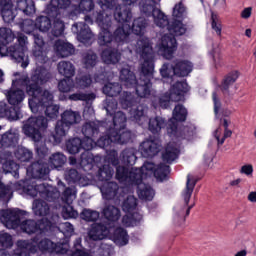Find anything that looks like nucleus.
<instances>
[{
    "mask_svg": "<svg viewBox=\"0 0 256 256\" xmlns=\"http://www.w3.org/2000/svg\"><path fill=\"white\" fill-rule=\"evenodd\" d=\"M85 145H87V141H85L84 138H72L66 142V149L70 155H76V153H79L81 149L84 150L80 156V167L83 171L88 173V175H91L92 172L90 171L99 167L101 156H94L93 153H91V149L85 148Z\"/></svg>",
    "mask_w": 256,
    "mask_h": 256,
    "instance_id": "obj_13",
    "label": "nucleus"
},
{
    "mask_svg": "<svg viewBox=\"0 0 256 256\" xmlns=\"http://www.w3.org/2000/svg\"><path fill=\"white\" fill-rule=\"evenodd\" d=\"M240 173L242 175H246V177H253V165L252 164L243 165L240 169Z\"/></svg>",
    "mask_w": 256,
    "mask_h": 256,
    "instance_id": "obj_64",
    "label": "nucleus"
},
{
    "mask_svg": "<svg viewBox=\"0 0 256 256\" xmlns=\"http://www.w3.org/2000/svg\"><path fill=\"white\" fill-rule=\"evenodd\" d=\"M57 185L59 189L63 190L61 197L59 198V205H61V202L66 204L62 207L63 219H77L79 217V212L74 210L73 206H71L73 200L77 199V190L73 187H65V184L61 180L57 181Z\"/></svg>",
    "mask_w": 256,
    "mask_h": 256,
    "instance_id": "obj_23",
    "label": "nucleus"
},
{
    "mask_svg": "<svg viewBox=\"0 0 256 256\" xmlns=\"http://www.w3.org/2000/svg\"><path fill=\"white\" fill-rule=\"evenodd\" d=\"M102 213L105 219H107V221H110V223H115L116 221H119V218L121 217V211L113 205L105 206Z\"/></svg>",
    "mask_w": 256,
    "mask_h": 256,
    "instance_id": "obj_44",
    "label": "nucleus"
},
{
    "mask_svg": "<svg viewBox=\"0 0 256 256\" xmlns=\"http://www.w3.org/2000/svg\"><path fill=\"white\" fill-rule=\"evenodd\" d=\"M95 93L76 92L68 96L70 101H85V103H93L96 99Z\"/></svg>",
    "mask_w": 256,
    "mask_h": 256,
    "instance_id": "obj_45",
    "label": "nucleus"
},
{
    "mask_svg": "<svg viewBox=\"0 0 256 256\" xmlns=\"http://www.w3.org/2000/svg\"><path fill=\"white\" fill-rule=\"evenodd\" d=\"M119 103L122 109H130V121L137 123L140 127H148V131L153 135H159L161 129L167 127V122L161 116L148 118L149 107L139 103V98H135L133 94L124 91L120 95Z\"/></svg>",
    "mask_w": 256,
    "mask_h": 256,
    "instance_id": "obj_9",
    "label": "nucleus"
},
{
    "mask_svg": "<svg viewBox=\"0 0 256 256\" xmlns=\"http://www.w3.org/2000/svg\"><path fill=\"white\" fill-rule=\"evenodd\" d=\"M113 233V227H107L105 224H93L88 231V236L92 241H103Z\"/></svg>",
    "mask_w": 256,
    "mask_h": 256,
    "instance_id": "obj_32",
    "label": "nucleus"
},
{
    "mask_svg": "<svg viewBox=\"0 0 256 256\" xmlns=\"http://www.w3.org/2000/svg\"><path fill=\"white\" fill-rule=\"evenodd\" d=\"M48 126L49 124L45 116H31L22 127L24 135L30 137L36 143V153L42 161H45V158L49 155V148L45 145L39 146V141L43 138L41 132L45 131Z\"/></svg>",
    "mask_w": 256,
    "mask_h": 256,
    "instance_id": "obj_12",
    "label": "nucleus"
},
{
    "mask_svg": "<svg viewBox=\"0 0 256 256\" xmlns=\"http://www.w3.org/2000/svg\"><path fill=\"white\" fill-rule=\"evenodd\" d=\"M186 120L187 108L181 104L176 105L172 112V118L167 124V133L171 139H177L178 141L180 139H187V141H191V137L195 135V127L185 126L182 129L177 127V121L183 122Z\"/></svg>",
    "mask_w": 256,
    "mask_h": 256,
    "instance_id": "obj_15",
    "label": "nucleus"
},
{
    "mask_svg": "<svg viewBox=\"0 0 256 256\" xmlns=\"http://www.w3.org/2000/svg\"><path fill=\"white\" fill-rule=\"evenodd\" d=\"M131 4L123 3L122 6L116 7L114 10V19L118 23H122L118 26L114 33L113 22L111 21V13H106V16L101 12H96L91 16H85V23L93 25L97 23L100 27L98 35V44L100 47H107L101 53V59L106 65H115L118 61H121V51L119 47L121 45H127L129 43V21H131L133 14L131 13Z\"/></svg>",
    "mask_w": 256,
    "mask_h": 256,
    "instance_id": "obj_2",
    "label": "nucleus"
},
{
    "mask_svg": "<svg viewBox=\"0 0 256 256\" xmlns=\"http://www.w3.org/2000/svg\"><path fill=\"white\" fill-rule=\"evenodd\" d=\"M4 117L8 121H19V119H23V113H21V109H16V108L7 106L6 114Z\"/></svg>",
    "mask_w": 256,
    "mask_h": 256,
    "instance_id": "obj_51",
    "label": "nucleus"
},
{
    "mask_svg": "<svg viewBox=\"0 0 256 256\" xmlns=\"http://www.w3.org/2000/svg\"><path fill=\"white\" fill-rule=\"evenodd\" d=\"M193 71V62L189 60H176L173 64L164 63L160 68L163 83L171 85L175 77H187Z\"/></svg>",
    "mask_w": 256,
    "mask_h": 256,
    "instance_id": "obj_20",
    "label": "nucleus"
},
{
    "mask_svg": "<svg viewBox=\"0 0 256 256\" xmlns=\"http://www.w3.org/2000/svg\"><path fill=\"white\" fill-rule=\"evenodd\" d=\"M83 63L86 69H91L92 67H95V65H97V54L89 50L84 54Z\"/></svg>",
    "mask_w": 256,
    "mask_h": 256,
    "instance_id": "obj_52",
    "label": "nucleus"
},
{
    "mask_svg": "<svg viewBox=\"0 0 256 256\" xmlns=\"http://www.w3.org/2000/svg\"><path fill=\"white\" fill-rule=\"evenodd\" d=\"M81 123V113L71 109L65 110L61 114V120H58L55 126L56 135L53 136L55 143H59L65 137L72 125Z\"/></svg>",
    "mask_w": 256,
    "mask_h": 256,
    "instance_id": "obj_22",
    "label": "nucleus"
},
{
    "mask_svg": "<svg viewBox=\"0 0 256 256\" xmlns=\"http://www.w3.org/2000/svg\"><path fill=\"white\" fill-rule=\"evenodd\" d=\"M239 79V72L238 71H232L228 73L221 84V90L224 95L231 97L233 95V92H231V87L233 86V83Z\"/></svg>",
    "mask_w": 256,
    "mask_h": 256,
    "instance_id": "obj_37",
    "label": "nucleus"
},
{
    "mask_svg": "<svg viewBox=\"0 0 256 256\" xmlns=\"http://www.w3.org/2000/svg\"><path fill=\"white\" fill-rule=\"evenodd\" d=\"M16 79L12 80V87L9 90H4V95L7 98L9 105L17 107L25 101V91L27 87L33 83V73L29 78L26 72H15L13 74Z\"/></svg>",
    "mask_w": 256,
    "mask_h": 256,
    "instance_id": "obj_16",
    "label": "nucleus"
},
{
    "mask_svg": "<svg viewBox=\"0 0 256 256\" xmlns=\"http://www.w3.org/2000/svg\"><path fill=\"white\" fill-rule=\"evenodd\" d=\"M169 173H171V168L164 163L156 166L152 162H144L141 168H132L131 170L124 166L116 167V179L127 187L136 186L138 197L143 201H153L155 197V190L151 185L143 183V179L154 175L157 181L163 182L167 181Z\"/></svg>",
    "mask_w": 256,
    "mask_h": 256,
    "instance_id": "obj_5",
    "label": "nucleus"
},
{
    "mask_svg": "<svg viewBox=\"0 0 256 256\" xmlns=\"http://www.w3.org/2000/svg\"><path fill=\"white\" fill-rule=\"evenodd\" d=\"M0 247L11 249L13 247V236L5 231H0Z\"/></svg>",
    "mask_w": 256,
    "mask_h": 256,
    "instance_id": "obj_53",
    "label": "nucleus"
},
{
    "mask_svg": "<svg viewBox=\"0 0 256 256\" xmlns=\"http://www.w3.org/2000/svg\"><path fill=\"white\" fill-rule=\"evenodd\" d=\"M137 210V198L135 196H128L122 203V211L124 213H133Z\"/></svg>",
    "mask_w": 256,
    "mask_h": 256,
    "instance_id": "obj_49",
    "label": "nucleus"
},
{
    "mask_svg": "<svg viewBox=\"0 0 256 256\" xmlns=\"http://www.w3.org/2000/svg\"><path fill=\"white\" fill-rule=\"evenodd\" d=\"M64 179L68 185H78V187H87L91 183L89 178L81 175L76 169L65 170Z\"/></svg>",
    "mask_w": 256,
    "mask_h": 256,
    "instance_id": "obj_31",
    "label": "nucleus"
},
{
    "mask_svg": "<svg viewBox=\"0 0 256 256\" xmlns=\"http://www.w3.org/2000/svg\"><path fill=\"white\" fill-rule=\"evenodd\" d=\"M105 133L97 140V145L106 151V161L113 167L119 165V154L115 149H108L112 143L125 145L131 141V131L127 129V116L123 111H117L112 115V123L104 122Z\"/></svg>",
    "mask_w": 256,
    "mask_h": 256,
    "instance_id": "obj_7",
    "label": "nucleus"
},
{
    "mask_svg": "<svg viewBox=\"0 0 256 256\" xmlns=\"http://www.w3.org/2000/svg\"><path fill=\"white\" fill-rule=\"evenodd\" d=\"M210 55L213 58V64L215 69H219L223 65V61L221 60V50L219 49V46H214L212 51L210 52Z\"/></svg>",
    "mask_w": 256,
    "mask_h": 256,
    "instance_id": "obj_58",
    "label": "nucleus"
},
{
    "mask_svg": "<svg viewBox=\"0 0 256 256\" xmlns=\"http://www.w3.org/2000/svg\"><path fill=\"white\" fill-rule=\"evenodd\" d=\"M109 240L105 239L98 249V253L101 256H111L115 253V249L113 248V245L108 242Z\"/></svg>",
    "mask_w": 256,
    "mask_h": 256,
    "instance_id": "obj_55",
    "label": "nucleus"
},
{
    "mask_svg": "<svg viewBox=\"0 0 256 256\" xmlns=\"http://www.w3.org/2000/svg\"><path fill=\"white\" fill-rule=\"evenodd\" d=\"M212 99H213V103H214L215 117L219 118V115H221V111H223V109L221 108V101L217 97V92H213Z\"/></svg>",
    "mask_w": 256,
    "mask_h": 256,
    "instance_id": "obj_62",
    "label": "nucleus"
},
{
    "mask_svg": "<svg viewBox=\"0 0 256 256\" xmlns=\"http://www.w3.org/2000/svg\"><path fill=\"white\" fill-rule=\"evenodd\" d=\"M147 25H149V23L147 22V19H145L144 17H138L134 19L132 27L129 26V42L131 41V31L134 35H138L141 37L145 35V32L147 31Z\"/></svg>",
    "mask_w": 256,
    "mask_h": 256,
    "instance_id": "obj_36",
    "label": "nucleus"
},
{
    "mask_svg": "<svg viewBox=\"0 0 256 256\" xmlns=\"http://www.w3.org/2000/svg\"><path fill=\"white\" fill-rule=\"evenodd\" d=\"M115 174V170L111 165L104 164L98 169V173L96 175L98 181L102 183L99 187L103 199L107 201H111V199H121V196H118L119 185L116 182L111 181L113 179V175Z\"/></svg>",
    "mask_w": 256,
    "mask_h": 256,
    "instance_id": "obj_19",
    "label": "nucleus"
},
{
    "mask_svg": "<svg viewBox=\"0 0 256 256\" xmlns=\"http://www.w3.org/2000/svg\"><path fill=\"white\" fill-rule=\"evenodd\" d=\"M19 145V129L10 128L4 134H0V149H9Z\"/></svg>",
    "mask_w": 256,
    "mask_h": 256,
    "instance_id": "obj_30",
    "label": "nucleus"
},
{
    "mask_svg": "<svg viewBox=\"0 0 256 256\" xmlns=\"http://www.w3.org/2000/svg\"><path fill=\"white\" fill-rule=\"evenodd\" d=\"M139 9L145 17H153V21L160 29H166L168 33L164 34L157 44L158 55L164 59H173V55L177 51V39L187 33V27L181 20L172 19L165 15L159 8L155 0H141L139 2Z\"/></svg>",
    "mask_w": 256,
    "mask_h": 256,
    "instance_id": "obj_4",
    "label": "nucleus"
},
{
    "mask_svg": "<svg viewBox=\"0 0 256 256\" xmlns=\"http://www.w3.org/2000/svg\"><path fill=\"white\" fill-rule=\"evenodd\" d=\"M21 30L23 33L27 35H32L34 39V48L33 55L36 61V64L45 65L49 61V57L47 56V43L43 40V36L36 33L37 25L36 21L32 19H25L21 24Z\"/></svg>",
    "mask_w": 256,
    "mask_h": 256,
    "instance_id": "obj_17",
    "label": "nucleus"
},
{
    "mask_svg": "<svg viewBox=\"0 0 256 256\" xmlns=\"http://www.w3.org/2000/svg\"><path fill=\"white\" fill-rule=\"evenodd\" d=\"M58 73L66 79L75 76V65L70 61H60L57 65Z\"/></svg>",
    "mask_w": 256,
    "mask_h": 256,
    "instance_id": "obj_39",
    "label": "nucleus"
},
{
    "mask_svg": "<svg viewBox=\"0 0 256 256\" xmlns=\"http://www.w3.org/2000/svg\"><path fill=\"white\" fill-rule=\"evenodd\" d=\"M195 185H197L195 176L188 174L186 187L182 191L183 203H178L173 208L172 221L176 227H183V225H185V217L191 213V209H193L195 205H189V201H191V196L193 195Z\"/></svg>",
    "mask_w": 256,
    "mask_h": 256,
    "instance_id": "obj_14",
    "label": "nucleus"
},
{
    "mask_svg": "<svg viewBox=\"0 0 256 256\" xmlns=\"http://www.w3.org/2000/svg\"><path fill=\"white\" fill-rule=\"evenodd\" d=\"M25 215H27V211L18 208L1 210L0 221L6 229H17L20 227L21 231L27 233V235L36 233V236L29 241H33L37 237L39 241H44L46 238L43 237H49V219L39 221L28 219L21 222Z\"/></svg>",
    "mask_w": 256,
    "mask_h": 256,
    "instance_id": "obj_8",
    "label": "nucleus"
},
{
    "mask_svg": "<svg viewBox=\"0 0 256 256\" xmlns=\"http://www.w3.org/2000/svg\"><path fill=\"white\" fill-rule=\"evenodd\" d=\"M98 3L100 11H95L92 13V15H95V13H101L104 17L107 15V13H112L113 9H117V7L122 6L119 4V0H81L78 6H74V11L69 14V17H73L74 15H77V13H89L90 11H93L95 4Z\"/></svg>",
    "mask_w": 256,
    "mask_h": 256,
    "instance_id": "obj_21",
    "label": "nucleus"
},
{
    "mask_svg": "<svg viewBox=\"0 0 256 256\" xmlns=\"http://www.w3.org/2000/svg\"><path fill=\"white\" fill-rule=\"evenodd\" d=\"M12 158L11 152H4L0 155V197L4 192V197H7V199H9V191L3 186L1 174L11 173L14 179H19V164L13 161Z\"/></svg>",
    "mask_w": 256,
    "mask_h": 256,
    "instance_id": "obj_25",
    "label": "nucleus"
},
{
    "mask_svg": "<svg viewBox=\"0 0 256 256\" xmlns=\"http://www.w3.org/2000/svg\"><path fill=\"white\" fill-rule=\"evenodd\" d=\"M72 33L76 35L78 41L84 45H91L93 39H95V34L91 31V28L85 22H76L72 25Z\"/></svg>",
    "mask_w": 256,
    "mask_h": 256,
    "instance_id": "obj_28",
    "label": "nucleus"
},
{
    "mask_svg": "<svg viewBox=\"0 0 256 256\" xmlns=\"http://www.w3.org/2000/svg\"><path fill=\"white\" fill-rule=\"evenodd\" d=\"M82 134L84 135L85 149H93L94 147H101L97 144V135H99V122H86L82 126Z\"/></svg>",
    "mask_w": 256,
    "mask_h": 256,
    "instance_id": "obj_26",
    "label": "nucleus"
},
{
    "mask_svg": "<svg viewBox=\"0 0 256 256\" xmlns=\"http://www.w3.org/2000/svg\"><path fill=\"white\" fill-rule=\"evenodd\" d=\"M14 155L18 161H21V163H27L30 159H33V152L23 146H18Z\"/></svg>",
    "mask_w": 256,
    "mask_h": 256,
    "instance_id": "obj_46",
    "label": "nucleus"
},
{
    "mask_svg": "<svg viewBox=\"0 0 256 256\" xmlns=\"http://www.w3.org/2000/svg\"><path fill=\"white\" fill-rule=\"evenodd\" d=\"M173 17H176V19H183L187 15V10L185 8V5H183L182 2H179L176 4L173 8L172 12Z\"/></svg>",
    "mask_w": 256,
    "mask_h": 256,
    "instance_id": "obj_60",
    "label": "nucleus"
},
{
    "mask_svg": "<svg viewBox=\"0 0 256 256\" xmlns=\"http://www.w3.org/2000/svg\"><path fill=\"white\" fill-rule=\"evenodd\" d=\"M26 173L28 177H32V179H43L45 181L49 179L51 168L47 161L38 160L26 168Z\"/></svg>",
    "mask_w": 256,
    "mask_h": 256,
    "instance_id": "obj_27",
    "label": "nucleus"
},
{
    "mask_svg": "<svg viewBox=\"0 0 256 256\" xmlns=\"http://www.w3.org/2000/svg\"><path fill=\"white\" fill-rule=\"evenodd\" d=\"M181 154V145L177 142H170L162 152V159L165 163H173V161L179 159Z\"/></svg>",
    "mask_w": 256,
    "mask_h": 256,
    "instance_id": "obj_34",
    "label": "nucleus"
},
{
    "mask_svg": "<svg viewBox=\"0 0 256 256\" xmlns=\"http://www.w3.org/2000/svg\"><path fill=\"white\" fill-rule=\"evenodd\" d=\"M221 133H223L221 128H217L213 133V136L215 137L218 145H223L225 143V139H228V137H231V135H233V132L229 130V128L224 129L223 136H221Z\"/></svg>",
    "mask_w": 256,
    "mask_h": 256,
    "instance_id": "obj_54",
    "label": "nucleus"
},
{
    "mask_svg": "<svg viewBox=\"0 0 256 256\" xmlns=\"http://www.w3.org/2000/svg\"><path fill=\"white\" fill-rule=\"evenodd\" d=\"M51 79V72L45 66H37L32 70V84L27 86V95L32 97L28 100V105L32 113H43L49 121H57L59 109L61 107L53 104V93L49 90L41 89L40 85L47 83Z\"/></svg>",
    "mask_w": 256,
    "mask_h": 256,
    "instance_id": "obj_6",
    "label": "nucleus"
},
{
    "mask_svg": "<svg viewBox=\"0 0 256 256\" xmlns=\"http://www.w3.org/2000/svg\"><path fill=\"white\" fill-rule=\"evenodd\" d=\"M121 159L124 165H130L131 167H133V165H135L137 161V149L126 148L121 153Z\"/></svg>",
    "mask_w": 256,
    "mask_h": 256,
    "instance_id": "obj_43",
    "label": "nucleus"
},
{
    "mask_svg": "<svg viewBox=\"0 0 256 256\" xmlns=\"http://www.w3.org/2000/svg\"><path fill=\"white\" fill-rule=\"evenodd\" d=\"M50 219L51 220H49L48 222V237H51V235L56 233V235H63L64 238L60 239L59 242L55 243L47 238L39 241V238L36 237L34 238V240H36L37 245H40L41 243H43V241L47 242L46 244H44V248H38V251H41L42 253L48 251V253H56V255L69 254V237L75 235V227L70 222H64L57 226V222L59 221V214L55 212L52 213Z\"/></svg>",
    "mask_w": 256,
    "mask_h": 256,
    "instance_id": "obj_10",
    "label": "nucleus"
},
{
    "mask_svg": "<svg viewBox=\"0 0 256 256\" xmlns=\"http://www.w3.org/2000/svg\"><path fill=\"white\" fill-rule=\"evenodd\" d=\"M3 187L7 189L9 193V198H7L5 197V192H2L0 199H4V201H11V199H13V192L15 191L19 195L28 197H37L39 195L42 199H45V201L38 199L33 202V213L38 217H49L51 216V209L61 207V204H59L61 192H59L57 187L47 183L38 184L34 180H20L15 183H10L9 185L3 184ZM46 201H48V203Z\"/></svg>",
    "mask_w": 256,
    "mask_h": 256,
    "instance_id": "obj_3",
    "label": "nucleus"
},
{
    "mask_svg": "<svg viewBox=\"0 0 256 256\" xmlns=\"http://www.w3.org/2000/svg\"><path fill=\"white\" fill-rule=\"evenodd\" d=\"M211 21V27L213 31H215L216 35L220 37L223 27L221 26V21H219V18L215 13L211 14Z\"/></svg>",
    "mask_w": 256,
    "mask_h": 256,
    "instance_id": "obj_61",
    "label": "nucleus"
},
{
    "mask_svg": "<svg viewBox=\"0 0 256 256\" xmlns=\"http://www.w3.org/2000/svg\"><path fill=\"white\" fill-rule=\"evenodd\" d=\"M67 163V156L61 152H55L48 159V167L50 169H59Z\"/></svg>",
    "mask_w": 256,
    "mask_h": 256,
    "instance_id": "obj_40",
    "label": "nucleus"
},
{
    "mask_svg": "<svg viewBox=\"0 0 256 256\" xmlns=\"http://www.w3.org/2000/svg\"><path fill=\"white\" fill-rule=\"evenodd\" d=\"M54 51L58 57H71L75 53L73 44L66 42L65 40H57L54 44Z\"/></svg>",
    "mask_w": 256,
    "mask_h": 256,
    "instance_id": "obj_35",
    "label": "nucleus"
},
{
    "mask_svg": "<svg viewBox=\"0 0 256 256\" xmlns=\"http://www.w3.org/2000/svg\"><path fill=\"white\" fill-rule=\"evenodd\" d=\"M139 151L142 157L146 159L155 157L161 151V141L157 138L150 137L140 144Z\"/></svg>",
    "mask_w": 256,
    "mask_h": 256,
    "instance_id": "obj_29",
    "label": "nucleus"
},
{
    "mask_svg": "<svg viewBox=\"0 0 256 256\" xmlns=\"http://www.w3.org/2000/svg\"><path fill=\"white\" fill-rule=\"evenodd\" d=\"M49 17L54 19L51 26V34L54 37H61V35L65 33V22L63 21V19H61V15H54Z\"/></svg>",
    "mask_w": 256,
    "mask_h": 256,
    "instance_id": "obj_42",
    "label": "nucleus"
},
{
    "mask_svg": "<svg viewBox=\"0 0 256 256\" xmlns=\"http://www.w3.org/2000/svg\"><path fill=\"white\" fill-rule=\"evenodd\" d=\"M69 7H71V0H51L46 8V13L48 17L61 15Z\"/></svg>",
    "mask_w": 256,
    "mask_h": 256,
    "instance_id": "obj_33",
    "label": "nucleus"
},
{
    "mask_svg": "<svg viewBox=\"0 0 256 256\" xmlns=\"http://www.w3.org/2000/svg\"><path fill=\"white\" fill-rule=\"evenodd\" d=\"M112 231V241H114L115 245L118 247H125V245L129 244V234L125 228L118 227L114 230L112 228Z\"/></svg>",
    "mask_w": 256,
    "mask_h": 256,
    "instance_id": "obj_38",
    "label": "nucleus"
},
{
    "mask_svg": "<svg viewBox=\"0 0 256 256\" xmlns=\"http://www.w3.org/2000/svg\"><path fill=\"white\" fill-rule=\"evenodd\" d=\"M16 7L11 0H0V12L5 23H13L17 17V9L24 15H35V2L33 0H16Z\"/></svg>",
    "mask_w": 256,
    "mask_h": 256,
    "instance_id": "obj_18",
    "label": "nucleus"
},
{
    "mask_svg": "<svg viewBox=\"0 0 256 256\" xmlns=\"http://www.w3.org/2000/svg\"><path fill=\"white\" fill-rule=\"evenodd\" d=\"M122 225H124V227H135V221L133 220L131 213H127L123 216Z\"/></svg>",
    "mask_w": 256,
    "mask_h": 256,
    "instance_id": "obj_63",
    "label": "nucleus"
},
{
    "mask_svg": "<svg viewBox=\"0 0 256 256\" xmlns=\"http://www.w3.org/2000/svg\"><path fill=\"white\" fill-rule=\"evenodd\" d=\"M15 41V33L10 28H0V56L11 57L16 63H21L22 69L29 67V56L27 53V36L19 34L16 38L18 44L7 47Z\"/></svg>",
    "mask_w": 256,
    "mask_h": 256,
    "instance_id": "obj_11",
    "label": "nucleus"
},
{
    "mask_svg": "<svg viewBox=\"0 0 256 256\" xmlns=\"http://www.w3.org/2000/svg\"><path fill=\"white\" fill-rule=\"evenodd\" d=\"M81 238H76L74 241V249L70 256H93L91 255V252L82 249L83 247L81 246Z\"/></svg>",
    "mask_w": 256,
    "mask_h": 256,
    "instance_id": "obj_57",
    "label": "nucleus"
},
{
    "mask_svg": "<svg viewBox=\"0 0 256 256\" xmlns=\"http://www.w3.org/2000/svg\"><path fill=\"white\" fill-rule=\"evenodd\" d=\"M121 91H123V87L119 82H108L102 88L104 95L110 98L121 95Z\"/></svg>",
    "mask_w": 256,
    "mask_h": 256,
    "instance_id": "obj_41",
    "label": "nucleus"
},
{
    "mask_svg": "<svg viewBox=\"0 0 256 256\" xmlns=\"http://www.w3.org/2000/svg\"><path fill=\"white\" fill-rule=\"evenodd\" d=\"M135 51L140 57L141 61V75L137 80L135 73L131 71L129 65H124L120 69V81L127 89H135L136 95L140 99H151L152 105L157 109H169L171 101L178 102L185 99V93H189V84L187 81H177L171 86L169 92L161 96H155L153 90V73H155V52L153 51V42L145 36H141L135 45Z\"/></svg>",
    "mask_w": 256,
    "mask_h": 256,
    "instance_id": "obj_1",
    "label": "nucleus"
},
{
    "mask_svg": "<svg viewBox=\"0 0 256 256\" xmlns=\"http://www.w3.org/2000/svg\"><path fill=\"white\" fill-rule=\"evenodd\" d=\"M47 245V241H42L38 245L36 240H18L16 242L17 249L9 252V250L5 248L0 249V256H31L29 253H37L40 249H45Z\"/></svg>",
    "mask_w": 256,
    "mask_h": 256,
    "instance_id": "obj_24",
    "label": "nucleus"
},
{
    "mask_svg": "<svg viewBox=\"0 0 256 256\" xmlns=\"http://www.w3.org/2000/svg\"><path fill=\"white\" fill-rule=\"evenodd\" d=\"M117 107L118 103L115 98H106L103 101V108L110 117H113L117 113Z\"/></svg>",
    "mask_w": 256,
    "mask_h": 256,
    "instance_id": "obj_50",
    "label": "nucleus"
},
{
    "mask_svg": "<svg viewBox=\"0 0 256 256\" xmlns=\"http://www.w3.org/2000/svg\"><path fill=\"white\" fill-rule=\"evenodd\" d=\"M92 83H93V79L91 78V75L89 74L78 75L75 78L74 87L76 89H87L91 87Z\"/></svg>",
    "mask_w": 256,
    "mask_h": 256,
    "instance_id": "obj_47",
    "label": "nucleus"
},
{
    "mask_svg": "<svg viewBox=\"0 0 256 256\" xmlns=\"http://www.w3.org/2000/svg\"><path fill=\"white\" fill-rule=\"evenodd\" d=\"M74 87L75 84L71 78L62 79L58 83V89L61 93H69V91H73Z\"/></svg>",
    "mask_w": 256,
    "mask_h": 256,
    "instance_id": "obj_56",
    "label": "nucleus"
},
{
    "mask_svg": "<svg viewBox=\"0 0 256 256\" xmlns=\"http://www.w3.org/2000/svg\"><path fill=\"white\" fill-rule=\"evenodd\" d=\"M36 29L40 33H48L51 29V19L47 16H38L36 19Z\"/></svg>",
    "mask_w": 256,
    "mask_h": 256,
    "instance_id": "obj_48",
    "label": "nucleus"
},
{
    "mask_svg": "<svg viewBox=\"0 0 256 256\" xmlns=\"http://www.w3.org/2000/svg\"><path fill=\"white\" fill-rule=\"evenodd\" d=\"M81 219L88 222L97 221V219H99V212L91 209H84L81 213Z\"/></svg>",
    "mask_w": 256,
    "mask_h": 256,
    "instance_id": "obj_59",
    "label": "nucleus"
}]
</instances>
